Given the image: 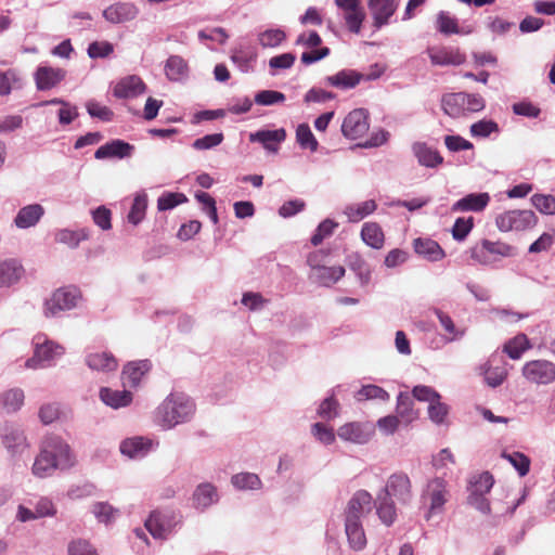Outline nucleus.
Listing matches in <instances>:
<instances>
[{"instance_id":"1","label":"nucleus","mask_w":555,"mask_h":555,"mask_svg":"<svg viewBox=\"0 0 555 555\" xmlns=\"http://www.w3.org/2000/svg\"><path fill=\"white\" fill-rule=\"evenodd\" d=\"M75 464L70 447L59 436H48L35 457L31 472L38 478L51 476L56 469H68Z\"/></svg>"},{"instance_id":"2","label":"nucleus","mask_w":555,"mask_h":555,"mask_svg":"<svg viewBox=\"0 0 555 555\" xmlns=\"http://www.w3.org/2000/svg\"><path fill=\"white\" fill-rule=\"evenodd\" d=\"M195 402L183 392H171L158 405L155 412L156 422L164 429L190 422L195 414Z\"/></svg>"},{"instance_id":"3","label":"nucleus","mask_w":555,"mask_h":555,"mask_svg":"<svg viewBox=\"0 0 555 555\" xmlns=\"http://www.w3.org/2000/svg\"><path fill=\"white\" fill-rule=\"evenodd\" d=\"M449 498L448 483L443 478L429 479L421 494V501L427 508L425 518L429 520L434 515L442 514Z\"/></svg>"},{"instance_id":"4","label":"nucleus","mask_w":555,"mask_h":555,"mask_svg":"<svg viewBox=\"0 0 555 555\" xmlns=\"http://www.w3.org/2000/svg\"><path fill=\"white\" fill-rule=\"evenodd\" d=\"M33 344L35 347L34 356L26 361V366L30 369L51 366L65 352L63 346L48 339L43 334L36 335Z\"/></svg>"},{"instance_id":"5","label":"nucleus","mask_w":555,"mask_h":555,"mask_svg":"<svg viewBox=\"0 0 555 555\" xmlns=\"http://www.w3.org/2000/svg\"><path fill=\"white\" fill-rule=\"evenodd\" d=\"M516 255V247L500 241L482 240L470 249L472 259L482 266H490L500 258L514 257Z\"/></svg>"},{"instance_id":"6","label":"nucleus","mask_w":555,"mask_h":555,"mask_svg":"<svg viewBox=\"0 0 555 555\" xmlns=\"http://www.w3.org/2000/svg\"><path fill=\"white\" fill-rule=\"evenodd\" d=\"M80 299L81 293L77 287L68 286L59 288L44 301V315L57 317L61 312L77 307Z\"/></svg>"},{"instance_id":"7","label":"nucleus","mask_w":555,"mask_h":555,"mask_svg":"<svg viewBox=\"0 0 555 555\" xmlns=\"http://www.w3.org/2000/svg\"><path fill=\"white\" fill-rule=\"evenodd\" d=\"M538 218L532 210H507L496 216L495 224L502 232L526 231L533 228Z\"/></svg>"},{"instance_id":"8","label":"nucleus","mask_w":555,"mask_h":555,"mask_svg":"<svg viewBox=\"0 0 555 555\" xmlns=\"http://www.w3.org/2000/svg\"><path fill=\"white\" fill-rule=\"evenodd\" d=\"M0 440L11 456L21 455L29 448L24 429L13 422H4L0 426Z\"/></svg>"},{"instance_id":"9","label":"nucleus","mask_w":555,"mask_h":555,"mask_svg":"<svg viewBox=\"0 0 555 555\" xmlns=\"http://www.w3.org/2000/svg\"><path fill=\"white\" fill-rule=\"evenodd\" d=\"M522 376L537 385H548L555 380V364L548 360H531L524 364Z\"/></svg>"},{"instance_id":"10","label":"nucleus","mask_w":555,"mask_h":555,"mask_svg":"<svg viewBox=\"0 0 555 555\" xmlns=\"http://www.w3.org/2000/svg\"><path fill=\"white\" fill-rule=\"evenodd\" d=\"M335 4L348 30L359 34L366 16L361 0H335Z\"/></svg>"},{"instance_id":"11","label":"nucleus","mask_w":555,"mask_h":555,"mask_svg":"<svg viewBox=\"0 0 555 555\" xmlns=\"http://www.w3.org/2000/svg\"><path fill=\"white\" fill-rule=\"evenodd\" d=\"M380 492L387 493L389 498H395L400 504L406 505L413 498L411 479L405 473H395L389 476Z\"/></svg>"},{"instance_id":"12","label":"nucleus","mask_w":555,"mask_h":555,"mask_svg":"<svg viewBox=\"0 0 555 555\" xmlns=\"http://www.w3.org/2000/svg\"><path fill=\"white\" fill-rule=\"evenodd\" d=\"M369 128V112L364 108H356L344 118L341 133L349 140H357L363 137Z\"/></svg>"},{"instance_id":"13","label":"nucleus","mask_w":555,"mask_h":555,"mask_svg":"<svg viewBox=\"0 0 555 555\" xmlns=\"http://www.w3.org/2000/svg\"><path fill=\"white\" fill-rule=\"evenodd\" d=\"M426 53L434 66H459L466 61V55L451 46L428 47Z\"/></svg>"},{"instance_id":"14","label":"nucleus","mask_w":555,"mask_h":555,"mask_svg":"<svg viewBox=\"0 0 555 555\" xmlns=\"http://www.w3.org/2000/svg\"><path fill=\"white\" fill-rule=\"evenodd\" d=\"M308 262L311 266V273L309 279L311 282L320 286L331 287L337 283L346 272L343 266H314L311 257H309Z\"/></svg>"},{"instance_id":"15","label":"nucleus","mask_w":555,"mask_h":555,"mask_svg":"<svg viewBox=\"0 0 555 555\" xmlns=\"http://www.w3.org/2000/svg\"><path fill=\"white\" fill-rule=\"evenodd\" d=\"M367 8L373 18V26L375 29L390 23L391 16L395 14L398 8L397 0H366Z\"/></svg>"},{"instance_id":"16","label":"nucleus","mask_w":555,"mask_h":555,"mask_svg":"<svg viewBox=\"0 0 555 555\" xmlns=\"http://www.w3.org/2000/svg\"><path fill=\"white\" fill-rule=\"evenodd\" d=\"M374 434V428L369 423L350 422L340 426L337 435L340 439L358 444L366 443Z\"/></svg>"},{"instance_id":"17","label":"nucleus","mask_w":555,"mask_h":555,"mask_svg":"<svg viewBox=\"0 0 555 555\" xmlns=\"http://www.w3.org/2000/svg\"><path fill=\"white\" fill-rule=\"evenodd\" d=\"M373 496L366 490H358L353 493L347 503L345 517L362 520V518L372 511Z\"/></svg>"},{"instance_id":"18","label":"nucleus","mask_w":555,"mask_h":555,"mask_svg":"<svg viewBox=\"0 0 555 555\" xmlns=\"http://www.w3.org/2000/svg\"><path fill=\"white\" fill-rule=\"evenodd\" d=\"M139 14L132 2H116L103 11V17L112 24H121L134 20Z\"/></svg>"},{"instance_id":"19","label":"nucleus","mask_w":555,"mask_h":555,"mask_svg":"<svg viewBox=\"0 0 555 555\" xmlns=\"http://www.w3.org/2000/svg\"><path fill=\"white\" fill-rule=\"evenodd\" d=\"M219 501L217 487L211 482H201L192 494L193 506L198 511H205Z\"/></svg>"},{"instance_id":"20","label":"nucleus","mask_w":555,"mask_h":555,"mask_svg":"<svg viewBox=\"0 0 555 555\" xmlns=\"http://www.w3.org/2000/svg\"><path fill=\"white\" fill-rule=\"evenodd\" d=\"M376 77L377 76L365 77L363 74L353 69H341L335 75L325 77L324 82L337 89L348 90L357 87L363 79L370 80Z\"/></svg>"},{"instance_id":"21","label":"nucleus","mask_w":555,"mask_h":555,"mask_svg":"<svg viewBox=\"0 0 555 555\" xmlns=\"http://www.w3.org/2000/svg\"><path fill=\"white\" fill-rule=\"evenodd\" d=\"M86 365L95 372L109 373L118 367V361L113 353L108 351H91L85 357Z\"/></svg>"},{"instance_id":"22","label":"nucleus","mask_w":555,"mask_h":555,"mask_svg":"<svg viewBox=\"0 0 555 555\" xmlns=\"http://www.w3.org/2000/svg\"><path fill=\"white\" fill-rule=\"evenodd\" d=\"M134 146L130 143L115 139L112 140L104 145H101L94 153V157L96 159H106V158H126L130 157Z\"/></svg>"},{"instance_id":"23","label":"nucleus","mask_w":555,"mask_h":555,"mask_svg":"<svg viewBox=\"0 0 555 555\" xmlns=\"http://www.w3.org/2000/svg\"><path fill=\"white\" fill-rule=\"evenodd\" d=\"M411 149L420 166L435 169L443 163L440 153L425 142H414Z\"/></svg>"},{"instance_id":"24","label":"nucleus","mask_w":555,"mask_h":555,"mask_svg":"<svg viewBox=\"0 0 555 555\" xmlns=\"http://www.w3.org/2000/svg\"><path fill=\"white\" fill-rule=\"evenodd\" d=\"M286 131L284 128L275 130H258L249 134L250 142L260 143L267 151L276 153L279 145L285 140Z\"/></svg>"},{"instance_id":"25","label":"nucleus","mask_w":555,"mask_h":555,"mask_svg":"<svg viewBox=\"0 0 555 555\" xmlns=\"http://www.w3.org/2000/svg\"><path fill=\"white\" fill-rule=\"evenodd\" d=\"M65 70L50 66H39L35 72L36 87L40 91L54 88L65 78Z\"/></svg>"},{"instance_id":"26","label":"nucleus","mask_w":555,"mask_h":555,"mask_svg":"<svg viewBox=\"0 0 555 555\" xmlns=\"http://www.w3.org/2000/svg\"><path fill=\"white\" fill-rule=\"evenodd\" d=\"M145 528L155 539L165 540L172 532V521L164 513L153 512L145 520Z\"/></svg>"},{"instance_id":"27","label":"nucleus","mask_w":555,"mask_h":555,"mask_svg":"<svg viewBox=\"0 0 555 555\" xmlns=\"http://www.w3.org/2000/svg\"><path fill=\"white\" fill-rule=\"evenodd\" d=\"M490 195L487 192L481 193H469L461 199L456 201L451 210L454 212L457 211H474L480 212L482 211L488 204L490 203Z\"/></svg>"},{"instance_id":"28","label":"nucleus","mask_w":555,"mask_h":555,"mask_svg":"<svg viewBox=\"0 0 555 555\" xmlns=\"http://www.w3.org/2000/svg\"><path fill=\"white\" fill-rule=\"evenodd\" d=\"M152 364L149 360H139L129 362L125 365L121 378L124 386L135 388L140 385L142 377L151 370Z\"/></svg>"},{"instance_id":"29","label":"nucleus","mask_w":555,"mask_h":555,"mask_svg":"<svg viewBox=\"0 0 555 555\" xmlns=\"http://www.w3.org/2000/svg\"><path fill=\"white\" fill-rule=\"evenodd\" d=\"M44 208L40 204H30L22 207L15 218L14 224L18 229H29L35 227L43 217Z\"/></svg>"},{"instance_id":"30","label":"nucleus","mask_w":555,"mask_h":555,"mask_svg":"<svg viewBox=\"0 0 555 555\" xmlns=\"http://www.w3.org/2000/svg\"><path fill=\"white\" fill-rule=\"evenodd\" d=\"M153 442L143 437H131L122 440L120 452L130 459H141L152 450Z\"/></svg>"},{"instance_id":"31","label":"nucleus","mask_w":555,"mask_h":555,"mask_svg":"<svg viewBox=\"0 0 555 555\" xmlns=\"http://www.w3.org/2000/svg\"><path fill=\"white\" fill-rule=\"evenodd\" d=\"M99 396L105 405L115 410L130 405L133 399L130 391L112 389L109 387H102Z\"/></svg>"},{"instance_id":"32","label":"nucleus","mask_w":555,"mask_h":555,"mask_svg":"<svg viewBox=\"0 0 555 555\" xmlns=\"http://www.w3.org/2000/svg\"><path fill=\"white\" fill-rule=\"evenodd\" d=\"M145 90V85L138 76H128L121 79L114 88V95L118 99L134 98Z\"/></svg>"},{"instance_id":"33","label":"nucleus","mask_w":555,"mask_h":555,"mask_svg":"<svg viewBox=\"0 0 555 555\" xmlns=\"http://www.w3.org/2000/svg\"><path fill=\"white\" fill-rule=\"evenodd\" d=\"M345 532L350 547L354 551H361L366 545V537L362 526V520L345 517Z\"/></svg>"},{"instance_id":"34","label":"nucleus","mask_w":555,"mask_h":555,"mask_svg":"<svg viewBox=\"0 0 555 555\" xmlns=\"http://www.w3.org/2000/svg\"><path fill=\"white\" fill-rule=\"evenodd\" d=\"M433 312L437 317L440 326L446 332L443 336L446 343L459 341L465 336L466 328L456 326L452 318L447 312L439 308H434Z\"/></svg>"},{"instance_id":"35","label":"nucleus","mask_w":555,"mask_h":555,"mask_svg":"<svg viewBox=\"0 0 555 555\" xmlns=\"http://www.w3.org/2000/svg\"><path fill=\"white\" fill-rule=\"evenodd\" d=\"M376 508V514L380 521L386 526H391L397 518V511L395 502L387 493H377L375 501H373Z\"/></svg>"},{"instance_id":"36","label":"nucleus","mask_w":555,"mask_h":555,"mask_svg":"<svg viewBox=\"0 0 555 555\" xmlns=\"http://www.w3.org/2000/svg\"><path fill=\"white\" fill-rule=\"evenodd\" d=\"M414 250L417 255L426 258L429 261H439L444 258L446 253L440 245L431 238H415Z\"/></svg>"},{"instance_id":"37","label":"nucleus","mask_w":555,"mask_h":555,"mask_svg":"<svg viewBox=\"0 0 555 555\" xmlns=\"http://www.w3.org/2000/svg\"><path fill=\"white\" fill-rule=\"evenodd\" d=\"M396 413L405 426L418 418V412L414 409V400L409 393L400 392L398 395Z\"/></svg>"},{"instance_id":"38","label":"nucleus","mask_w":555,"mask_h":555,"mask_svg":"<svg viewBox=\"0 0 555 555\" xmlns=\"http://www.w3.org/2000/svg\"><path fill=\"white\" fill-rule=\"evenodd\" d=\"M23 274L24 268L18 261L14 259L0 261V287L18 282Z\"/></svg>"},{"instance_id":"39","label":"nucleus","mask_w":555,"mask_h":555,"mask_svg":"<svg viewBox=\"0 0 555 555\" xmlns=\"http://www.w3.org/2000/svg\"><path fill=\"white\" fill-rule=\"evenodd\" d=\"M347 263L349 269L356 273L361 286H365L371 282L372 269L360 254H350L347 257Z\"/></svg>"},{"instance_id":"40","label":"nucleus","mask_w":555,"mask_h":555,"mask_svg":"<svg viewBox=\"0 0 555 555\" xmlns=\"http://www.w3.org/2000/svg\"><path fill=\"white\" fill-rule=\"evenodd\" d=\"M376 202L374 199H367L361 203L346 206L344 214L347 216L350 222H359L365 217L373 214L376 210Z\"/></svg>"},{"instance_id":"41","label":"nucleus","mask_w":555,"mask_h":555,"mask_svg":"<svg viewBox=\"0 0 555 555\" xmlns=\"http://www.w3.org/2000/svg\"><path fill=\"white\" fill-rule=\"evenodd\" d=\"M466 92L450 93L442 96L441 107L450 117H459L465 109Z\"/></svg>"},{"instance_id":"42","label":"nucleus","mask_w":555,"mask_h":555,"mask_svg":"<svg viewBox=\"0 0 555 555\" xmlns=\"http://www.w3.org/2000/svg\"><path fill=\"white\" fill-rule=\"evenodd\" d=\"M362 241L374 249H380L384 245V233L376 222H365L361 230Z\"/></svg>"},{"instance_id":"43","label":"nucleus","mask_w":555,"mask_h":555,"mask_svg":"<svg viewBox=\"0 0 555 555\" xmlns=\"http://www.w3.org/2000/svg\"><path fill=\"white\" fill-rule=\"evenodd\" d=\"M165 74L171 81H181L188 77V64L179 55H171L165 64Z\"/></svg>"},{"instance_id":"44","label":"nucleus","mask_w":555,"mask_h":555,"mask_svg":"<svg viewBox=\"0 0 555 555\" xmlns=\"http://www.w3.org/2000/svg\"><path fill=\"white\" fill-rule=\"evenodd\" d=\"M531 345L528 337L525 334H518L509 339L503 348V351L513 360L521 358L522 353L530 349Z\"/></svg>"},{"instance_id":"45","label":"nucleus","mask_w":555,"mask_h":555,"mask_svg":"<svg viewBox=\"0 0 555 555\" xmlns=\"http://www.w3.org/2000/svg\"><path fill=\"white\" fill-rule=\"evenodd\" d=\"M54 238L60 244L67 245L70 248H76L81 241L88 238V231L86 229H81L79 231L61 229L56 231Z\"/></svg>"},{"instance_id":"46","label":"nucleus","mask_w":555,"mask_h":555,"mask_svg":"<svg viewBox=\"0 0 555 555\" xmlns=\"http://www.w3.org/2000/svg\"><path fill=\"white\" fill-rule=\"evenodd\" d=\"M435 27L444 36L455 35L459 31V21L448 11H439L436 15Z\"/></svg>"},{"instance_id":"47","label":"nucleus","mask_w":555,"mask_h":555,"mask_svg":"<svg viewBox=\"0 0 555 555\" xmlns=\"http://www.w3.org/2000/svg\"><path fill=\"white\" fill-rule=\"evenodd\" d=\"M257 54L244 48H236L232 51L231 61L237 66L242 73L253 70V63L256 61Z\"/></svg>"},{"instance_id":"48","label":"nucleus","mask_w":555,"mask_h":555,"mask_svg":"<svg viewBox=\"0 0 555 555\" xmlns=\"http://www.w3.org/2000/svg\"><path fill=\"white\" fill-rule=\"evenodd\" d=\"M296 142L302 150L317 152L319 142L312 133L308 124H300L296 128Z\"/></svg>"},{"instance_id":"49","label":"nucleus","mask_w":555,"mask_h":555,"mask_svg":"<svg viewBox=\"0 0 555 555\" xmlns=\"http://www.w3.org/2000/svg\"><path fill=\"white\" fill-rule=\"evenodd\" d=\"M147 208V196L145 193H139L134 196L130 211L127 219L133 225H138L145 217Z\"/></svg>"},{"instance_id":"50","label":"nucleus","mask_w":555,"mask_h":555,"mask_svg":"<svg viewBox=\"0 0 555 555\" xmlns=\"http://www.w3.org/2000/svg\"><path fill=\"white\" fill-rule=\"evenodd\" d=\"M25 395L21 388H12L3 392L2 404L8 413L17 412L24 404Z\"/></svg>"},{"instance_id":"51","label":"nucleus","mask_w":555,"mask_h":555,"mask_svg":"<svg viewBox=\"0 0 555 555\" xmlns=\"http://www.w3.org/2000/svg\"><path fill=\"white\" fill-rule=\"evenodd\" d=\"M286 39L281 28H269L258 34V42L262 48H276Z\"/></svg>"},{"instance_id":"52","label":"nucleus","mask_w":555,"mask_h":555,"mask_svg":"<svg viewBox=\"0 0 555 555\" xmlns=\"http://www.w3.org/2000/svg\"><path fill=\"white\" fill-rule=\"evenodd\" d=\"M231 482L240 490H257L261 487L260 478L253 473L235 474L232 476Z\"/></svg>"},{"instance_id":"53","label":"nucleus","mask_w":555,"mask_h":555,"mask_svg":"<svg viewBox=\"0 0 555 555\" xmlns=\"http://www.w3.org/2000/svg\"><path fill=\"white\" fill-rule=\"evenodd\" d=\"M341 389V386L338 385L332 390V395L325 398L318 409V414L322 418L331 420L337 415L338 411V402L335 399V395Z\"/></svg>"},{"instance_id":"54","label":"nucleus","mask_w":555,"mask_h":555,"mask_svg":"<svg viewBox=\"0 0 555 555\" xmlns=\"http://www.w3.org/2000/svg\"><path fill=\"white\" fill-rule=\"evenodd\" d=\"M354 397L358 401L372 400V399H378L382 401L389 400V393L384 388H382L377 385L362 386V388L357 391Z\"/></svg>"},{"instance_id":"55","label":"nucleus","mask_w":555,"mask_h":555,"mask_svg":"<svg viewBox=\"0 0 555 555\" xmlns=\"http://www.w3.org/2000/svg\"><path fill=\"white\" fill-rule=\"evenodd\" d=\"M296 61L294 53L287 52L275 55L269 60L270 74L275 76L279 70L289 69L293 67Z\"/></svg>"},{"instance_id":"56","label":"nucleus","mask_w":555,"mask_h":555,"mask_svg":"<svg viewBox=\"0 0 555 555\" xmlns=\"http://www.w3.org/2000/svg\"><path fill=\"white\" fill-rule=\"evenodd\" d=\"M493 476L490 473L485 472L473 478L469 491L470 493L487 494L493 487Z\"/></svg>"},{"instance_id":"57","label":"nucleus","mask_w":555,"mask_h":555,"mask_svg":"<svg viewBox=\"0 0 555 555\" xmlns=\"http://www.w3.org/2000/svg\"><path fill=\"white\" fill-rule=\"evenodd\" d=\"M502 457L507 460L513 467L518 472L519 476H526L530 469V460L524 453L520 452H503Z\"/></svg>"},{"instance_id":"58","label":"nucleus","mask_w":555,"mask_h":555,"mask_svg":"<svg viewBox=\"0 0 555 555\" xmlns=\"http://www.w3.org/2000/svg\"><path fill=\"white\" fill-rule=\"evenodd\" d=\"M532 205L544 215H555V196L534 194L531 197Z\"/></svg>"},{"instance_id":"59","label":"nucleus","mask_w":555,"mask_h":555,"mask_svg":"<svg viewBox=\"0 0 555 555\" xmlns=\"http://www.w3.org/2000/svg\"><path fill=\"white\" fill-rule=\"evenodd\" d=\"M338 223L331 219L323 220L317 228L314 234L311 236V244L313 246L320 245L324 238L331 236Z\"/></svg>"},{"instance_id":"60","label":"nucleus","mask_w":555,"mask_h":555,"mask_svg":"<svg viewBox=\"0 0 555 555\" xmlns=\"http://www.w3.org/2000/svg\"><path fill=\"white\" fill-rule=\"evenodd\" d=\"M285 94L275 90H262L256 93L255 103L262 106H270L285 101Z\"/></svg>"},{"instance_id":"61","label":"nucleus","mask_w":555,"mask_h":555,"mask_svg":"<svg viewBox=\"0 0 555 555\" xmlns=\"http://www.w3.org/2000/svg\"><path fill=\"white\" fill-rule=\"evenodd\" d=\"M474 227V218H463L460 217L455 220L452 228V236L455 241L462 242L464 241Z\"/></svg>"},{"instance_id":"62","label":"nucleus","mask_w":555,"mask_h":555,"mask_svg":"<svg viewBox=\"0 0 555 555\" xmlns=\"http://www.w3.org/2000/svg\"><path fill=\"white\" fill-rule=\"evenodd\" d=\"M485 375V382L492 388L500 386L506 378V372L503 369H491L487 363L480 367Z\"/></svg>"},{"instance_id":"63","label":"nucleus","mask_w":555,"mask_h":555,"mask_svg":"<svg viewBox=\"0 0 555 555\" xmlns=\"http://www.w3.org/2000/svg\"><path fill=\"white\" fill-rule=\"evenodd\" d=\"M223 139L224 135L221 132L206 134L202 138L194 140L192 143V147L197 151L210 150L220 145Z\"/></svg>"},{"instance_id":"64","label":"nucleus","mask_w":555,"mask_h":555,"mask_svg":"<svg viewBox=\"0 0 555 555\" xmlns=\"http://www.w3.org/2000/svg\"><path fill=\"white\" fill-rule=\"evenodd\" d=\"M69 555H98L95 548L87 541L77 539L68 544Z\"/></svg>"}]
</instances>
